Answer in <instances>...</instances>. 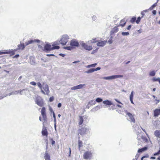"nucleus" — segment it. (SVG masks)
Returning a JSON list of instances; mask_svg holds the SVG:
<instances>
[{"label": "nucleus", "instance_id": "nucleus-8", "mask_svg": "<svg viewBox=\"0 0 160 160\" xmlns=\"http://www.w3.org/2000/svg\"><path fill=\"white\" fill-rule=\"evenodd\" d=\"M82 46L85 49L90 51L92 49V47L91 45H88L85 43L82 42L81 44Z\"/></svg>", "mask_w": 160, "mask_h": 160}, {"label": "nucleus", "instance_id": "nucleus-5", "mask_svg": "<svg viewBox=\"0 0 160 160\" xmlns=\"http://www.w3.org/2000/svg\"><path fill=\"white\" fill-rule=\"evenodd\" d=\"M92 156V153L91 151L85 152L83 154V158L85 159H90Z\"/></svg>", "mask_w": 160, "mask_h": 160}, {"label": "nucleus", "instance_id": "nucleus-23", "mask_svg": "<svg viewBox=\"0 0 160 160\" xmlns=\"http://www.w3.org/2000/svg\"><path fill=\"white\" fill-rule=\"evenodd\" d=\"M123 77V76L122 75H115L111 76L112 79L118 78H122Z\"/></svg>", "mask_w": 160, "mask_h": 160}, {"label": "nucleus", "instance_id": "nucleus-19", "mask_svg": "<svg viewBox=\"0 0 160 160\" xmlns=\"http://www.w3.org/2000/svg\"><path fill=\"white\" fill-rule=\"evenodd\" d=\"M103 103L107 105L110 106L112 105V103L111 102L108 100L103 101Z\"/></svg>", "mask_w": 160, "mask_h": 160}, {"label": "nucleus", "instance_id": "nucleus-57", "mask_svg": "<svg viewBox=\"0 0 160 160\" xmlns=\"http://www.w3.org/2000/svg\"><path fill=\"white\" fill-rule=\"evenodd\" d=\"M19 54H17L16 55H15L14 56V58H18V57H19Z\"/></svg>", "mask_w": 160, "mask_h": 160}, {"label": "nucleus", "instance_id": "nucleus-26", "mask_svg": "<svg viewBox=\"0 0 160 160\" xmlns=\"http://www.w3.org/2000/svg\"><path fill=\"white\" fill-rule=\"evenodd\" d=\"M156 72L155 71H151L149 73L150 76H154L155 75Z\"/></svg>", "mask_w": 160, "mask_h": 160}, {"label": "nucleus", "instance_id": "nucleus-1", "mask_svg": "<svg viewBox=\"0 0 160 160\" xmlns=\"http://www.w3.org/2000/svg\"><path fill=\"white\" fill-rule=\"evenodd\" d=\"M78 41L75 39H72L70 42L71 46H66L63 47L64 49L68 50H71L74 49L75 47H78L79 46Z\"/></svg>", "mask_w": 160, "mask_h": 160}, {"label": "nucleus", "instance_id": "nucleus-48", "mask_svg": "<svg viewBox=\"0 0 160 160\" xmlns=\"http://www.w3.org/2000/svg\"><path fill=\"white\" fill-rule=\"evenodd\" d=\"M133 98V92L132 91L130 96V98Z\"/></svg>", "mask_w": 160, "mask_h": 160}, {"label": "nucleus", "instance_id": "nucleus-10", "mask_svg": "<svg viewBox=\"0 0 160 160\" xmlns=\"http://www.w3.org/2000/svg\"><path fill=\"white\" fill-rule=\"evenodd\" d=\"M107 42V40H104L103 41H99L97 43V45L98 47H102L104 46Z\"/></svg>", "mask_w": 160, "mask_h": 160}, {"label": "nucleus", "instance_id": "nucleus-3", "mask_svg": "<svg viewBox=\"0 0 160 160\" xmlns=\"http://www.w3.org/2000/svg\"><path fill=\"white\" fill-rule=\"evenodd\" d=\"M41 92L44 94L49 95L50 91L48 86L47 84L43 83L42 88L41 90Z\"/></svg>", "mask_w": 160, "mask_h": 160}, {"label": "nucleus", "instance_id": "nucleus-32", "mask_svg": "<svg viewBox=\"0 0 160 160\" xmlns=\"http://www.w3.org/2000/svg\"><path fill=\"white\" fill-rule=\"evenodd\" d=\"M37 85L38 87L41 89V90L42 89V88L43 87V84L42 85V84L40 82H38L37 83Z\"/></svg>", "mask_w": 160, "mask_h": 160}, {"label": "nucleus", "instance_id": "nucleus-38", "mask_svg": "<svg viewBox=\"0 0 160 160\" xmlns=\"http://www.w3.org/2000/svg\"><path fill=\"white\" fill-rule=\"evenodd\" d=\"M129 33L128 32H123L122 33V34L123 36H127L128 35Z\"/></svg>", "mask_w": 160, "mask_h": 160}, {"label": "nucleus", "instance_id": "nucleus-37", "mask_svg": "<svg viewBox=\"0 0 160 160\" xmlns=\"http://www.w3.org/2000/svg\"><path fill=\"white\" fill-rule=\"evenodd\" d=\"M152 97L155 99V101H156V104H157L159 102L160 100L156 99V97H155L154 95H153Z\"/></svg>", "mask_w": 160, "mask_h": 160}, {"label": "nucleus", "instance_id": "nucleus-51", "mask_svg": "<svg viewBox=\"0 0 160 160\" xmlns=\"http://www.w3.org/2000/svg\"><path fill=\"white\" fill-rule=\"evenodd\" d=\"M47 56H54L55 55L53 54H47Z\"/></svg>", "mask_w": 160, "mask_h": 160}, {"label": "nucleus", "instance_id": "nucleus-29", "mask_svg": "<svg viewBox=\"0 0 160 160\" xmlns=\"http://www.w3.org/2000/svg\"><path fill=\"white\" fill-rule=\"evenodd\" d=\"M95 71L94 68H91L88 70V71L86 72L87 73H92Z\"/></svg>", "mask_w": 160, "mask_h": 160}, {"label": "nucleus", "instance_id": "nucleus-56", "mask_svg": "<svg viewBox=\"0 0 160 160\" xmlns=\"http://www.w3.org/2000/svg\"><path fill=\"white\" fill-rule=\"evenodd\" d=\"M23 90H19L18 91V92L20 93V94H22V91Z\"/></svg>", "mask_w": 160, "mask_h": 160}, {"label": "nucleus", "instance_id": "nucleus-22", "mask_svg": "<svg viewBox=\"0 0 160 160\" xmlns=\"http://www.w3.org/2000/svg\"><path fill=\"white\" fill-rule=\"evenodd\" d=\"M83 122V117L82 116H80L79 117V122L78 124L79 125H81L82 124Z\"/></svg>", "mask_w": 160, "mask_h": 160}, {"label": "nucleus", "instance_id": "nucleus-63", "mask_svg": "<svg viewBox=\"0 0 160 160\" xmlns=\"http://www.w3.org/2000/svg\"><path fill=\"white\" fill-rule=\"evenodd\" d=\"M117 107H118L120 108H122V106L121 105H119V104L117 105Z\"/></svg>", "mask_w": 160, "mask_h": 160}, {"label": "nucleus", "instance_id": "nucleus-45", "mask_svg": "<svg viewBox=\"0 0 160 160\" xmlns=\"http://www.w3.org/2000/svg\"><path fill=\"white\" fill-rule=\"evenodd\" d=\"M49 110L50 111V112H52V113H53L54 112L53 110V109H52V108L51 107H49Z\"/></svg>", "mask_w": 160, "mask_h": 160}, {"label": "nucleus", "instance_id": "nucleus-44", "mask_svg": "<svg viewBox=\"0 0 160 160\" xmlns=\"http://www.w3.org/2000/svg\"><path fill=\"white\" fill-rule=\"evenodd\" d=\"M50 140L51 141V143L52 145H53L55 144V141L53 140L52 138H51Z\"/></svg>", "mask_w": 160, "mask_h": 160}, {"label": "nucleus", "instance_id": "nucleus-59", "mask_svg": "<svg viewBox=\"0 0 160 160\" xmlns=\"http://www.w3.org/2000/svg\"><path fill=\"white\" fill-rule=\"evenodd\" d=\"M61 104L60 103L58 104V108H60L61 106Z\"/></svg>", "mask_w": 160, "mask_h": 160}, {"label": "nucleus", "instance_id": "nucleus-49", "mask_svg": "<svg viewBox=\"0 0 160 160\" xmlns=\"http://www.w3.org/2000/svg\"><path fill=\"white\" fill-rule=\"evenodd\" d=\"M148 11L147 10H144L143 12H142L141 13L142 14V17L144 16V12H146Z\"/></svg>", "mask_w": 160, "mask_h": 160}, {"label": "nucleus", "instance_id": "nucleus-36", "mask_svg": "<svg viewBox=\"0 0 160 160\" xmlns=\"http://www.w3.org/2000/svg\"><path fill=\"white\" fill-rule=\"evenodd\" d=\"M96 101L98 102H100L102 101V100L101 98H98L96 99Z\"/></svg>", "mask_w": 160, "mask_h": 160}, {"label": "nucleus", "instance_id": "nucleus-30", "mask_svg": "<svg viewBox=\"0 0 160 160\" xmlns=\"http://www.w3.org/2000/svg\"><path fill=\"white\" fill-rule=\"evenodd\" d=\"M136 17H133L130 20V22L132 23H133L135 21H136Z\"/></svg>", "mask_w": 160, "mask_h": 160}, {"label": "nucleus", "instance_id": "nucleus-39", "mask_svg": "<svg viewBox=\"0 0 160 160\" xmlns=\"http://www.w3.org/2000/svg\"><path fill=\"white\" fill-rule=\"evenodd\" d=\"M141 19V18L139 17L136 20V22L137 24H138L140 22Z\"/></svg>", "mask_w": 160, "mask_h": 160}, {"label": "nucleus", "instance_id": "nucleus-11", "mask_svg": "<svg viewBox=\"0 0 160 160\" xmlns=\"http://www.w3.org/2000/svg\"><path fill=\"white\" fill-rule=\"evenodd\" d=\"M85 84H79L78 85L76 86H74L73 87H72L71 88V89L72 90H75L76 89H81L83 87L85 86Z\"/></svg>", "mask_w": 160, "mask_h": 160}, {"label": "nucleus", "instance_id": "nucleus-53", "mask_svg": "<svg viewBox=\"0 0 160 160\" xmlns=\"http://www.w3.org/2000/svg\"><path fill=\"white\" fill-rule=\"evenodd\" d=\"M100 69V68L99 67H98L95 69H94L95 71H97L99 70Z\"/></svg>", "mask_w": 160, "mask_h": 160}, {"label": "nucleus", "instance_id": "nucleus-47", "mask_svg": "<svg viewBox=\"0 0 160 160\" xmlns=\"http://www.w3.org/2000/svg\"><path fill=\"white\" fill-rule=\"evenodd\" d=\"M98 49V48H97V49H96L95 50H93L92 52V54H94L96 52Z\"/></svg>", "mask_w": 160, "mask_h": 160}, {"label": "nucleus", "instance_id": "nucleus-27", "mask_svg": "<svg viewBox=\"0 0 160 160\" xmlns=\"http://www.w3.org/2000/svg\"><path fill=\"white\" fill-rule=\"evenodd\" d=\"M99 40H97V38H95L92 39V40H91V43H95L96 42H98V41Z\"/></svg>", "mask_w": 160, "mask_h": 160}, {"label": "nucleus", "instance_id": "nucleus-34", "mask_svg": "<svg viewBox=\"0 0 160 160\" xmlns=\"http://www.w3.org/2000/svg\"><path fill=\"white\" fill-rule=\"evenodd\" d=\"M108 42L109 44H111L112 42V36H111L110 37L109 40H108Z\"/></svg>", "mask_w": 160, "mask_h": 160}, {"label": "nucleus", "instance_id": "nucleus-7", "mask_svg": "<svg viewBox=\"0 0 160 160\" xmlns=\"http://www.w3.org/2000/svg\"><path fill=\"white\" fill-rule=\"evenodd\" d=\"M89 131L88 129L84 128H81L78 130V133L81 135H83L87 134Z\"/></svg>", "mask_w": 160, "mask_h": 160}, {"label": "nucleus", "instance_id": "nucleus-15", "mask_svg": "<svg viewBox=\"0 0 160 160\" xmlns=\"http://www.w3.org/2000/svg\"><path fill=\"white\" fill-rule=\"evenodd\" d=\"M25 48V45L24 43H21L20 44H19L18 45V48L16 49V50H22Z\"/></svg>", "mask_w": 160, "mask_h": 160}, {"label": "nucleus", "instance_id": "nucleus-25", "mask_svg": "<svg viewBox=\"0 0 160 160\" xmlns=\"http://www.w3.org/2000/svg\"><path fill=\"white\" fill-rule=\"evenodd\" d=\"M147 149V147H144L142 148L139 149L138 150V152L139 153L142 152L146 150Z\"/></svg>", "mask_w": 160, "mask_h": 160}, {"label": "nucleus", "instance_id": "nucleus-64", "mask_svg": "<svg viewBox=\"0 0 160 160\" xmlns=\"http://www.w3.org/2000/svg\"><path fill=\"white\" fill-rule=\"evenodd\" d=\"M114 106H115V105H114L113 106H112L111 107V108H112V109L114 110V109H115L113 107H114Z\"/></svg>", "mask_w": 160, "mask_h": 160}, {"label": "nucleus", "instance_id": "nucleus-14", "mask_svg": "<svg viewBox=\"0 0 160 160\" xmlns=\"http://www.w3.org/2000/svg\"><path fill=\"white\" fill-rule=\"evenodd\" d=\"M52 47L49 44H46L44 47V49L46 51H51Z\"/></svg>", "mask_w": 160, "mask_h": 160}, {"label": "nucleus", "instance_id": "nucleus-54", "mask_svg": "<svg viewBox=\"0 0 160 160\" xmlns=\"http://www.w3.org/2000/svg\"><path fill=\"white\" fill-rule=\"evenodd\" d=\"M115 100L117 102H118V103H120V104H122V103H121V102H120V101H118L117 99H115Z\"/></svg>", "mask_w": 160, "mask_h": 160}, {"label": "nucleus", "instance_id": "nucleus-35", "mask_svg": "<svg viewBox=\"0 0 160 160\" xmlns=\"http://www.w3.org/2000/svg\"><path fill=\"white\" fill-rule=\"evenodd\" d=\"M96 63H94L91 65H89L87 66V68L94 67L96 65Z\"/></svg>", "mask_w": 160, "mask_h": 160}, {"label": "nucleus", "instance_id": "nucleus-58", "mask_svg": "<svg viewBox=\"0 0 160 160\" xmlns=\"http://www.w3.org/2000/svg\"><path fill=\"white\" fill-rule=\"evenodd\" d=\"M117 111L118 112H119L120 113H121L122 112V111L121 110H119V109H117Z\"/></svg>", "mask_w": 160, "mask_h": 160}, {"label": "nucleus", "instance_id": "nucleus-43", "mask_svg": "<svg viewBox=\"0 0 160 160\" xmlns=\"http://www.w3.org/2000/svg\"><path fill=\"white\" fill-rule=\"evenodd\" d=\"M160 154V149H159V151L157 152H156L154 154V155L156 156V155H159Z\"/></svg>", "mask_w": 160, "mask_h": 160}, {"label": "nucleus", "instance_id": "nucleus-61", "mask_svg": "<svg viewBox=\"0 0 160 160\" xmlns=\"http://www.w3.org/2000/svg\"><path fill=\"white\" fill-rule=\"evenodd\" d=\"M130 100L131 101V103H132V104H133V98H130Z\"/></svg>", "mask_w": 160, "mask_h": 160}, {"label": "nucleus", "instance_id": "nucleus-50", "mask_svg": "<svg viewBox=\"0 0 160 160\" xmlns=\"http://www.w3.org/2000/svg\"><path fill=\"white\" fill-rule=\"evenodd\" d=\"M53 117L54 118V121L55 122H56V118L54 112L53 113Z\"/></svg>", "mask_w": 160, "mask_h": 160}, {"label": "nucleus", "instance_id": "nucleus-6", "mask_svg": "<svg viewBox=\"0 0 160 160\" xmlns=\"http://www.w3.org/2000/svg\"><path fill=\"white\" fill-rule=\"evenodd\" d=\"M68 36L67 35H63L59 42L61 44L64 45L66 44L68 41Z\"/></svg>", "mask_w": 160, "mask_h": 160}, {"label": "nucleus", "instance_id": "nucleus-12", "mask_svg": "<svg viewBox=\"0 0 160 160\" xmlns=\"http://www.w3.org/2000/svg\"><path fill=\"white\" fill-rule=\"evenodd\" d=\"M42 133L43 136L47 137L48 135V132L46 127H44L43 128L42 131Z\"/></svg>", "mask_w": 160, "mask_h": 160}, {"label": "nucleus", "instance_id": "nucleus-16", "mask_svg": "<svg viewBox=\"0 0 160 160\" xmlns=\"http://www.w3.org/2000/svg\"><path fill=\"white\" fill-rule=\"evenodd\" d=\"M118 26H117L115 27L112 29V30L111 32V34H114V33H115L117 32H118Z\"/></svg>", "mask_w": 160, "mask_h": 160}, {"label": "nucleus", "instance_id": "nucleus-55", "mask_svg": "<svg viewBox=\"0 0 160 160\" xmlns=\"http://www.w3.org/2000/svg\"><path fill=\"white\" fill-rule=\"evenodd\" d=\"M131 27V25H129L128 26V27L127 28V29L128 30H130Z\"/></svg>", "mask_w": 160, "mask_h": 160}, {"label": "nucleus", "instance_id": "nucleus-20", "mask_svg": "<svg viewBox=\"0 0 160 160\" xmlns=\"http://www.w3.org/2000/svg\"><path fill=\"white\" fill-rule=\"evenodd\" d=\"M154 135L158 138H160V130H156L154 132Z\"/></svg>", "mask_w": 160, "mask_h": 160}, {"label": "nucleus", "instance_id": "nucleus-41", "mask_svg": "<svg viewBox=\"0 0 160 160\" xmlns=\"http://www.w3.org/2000/svg\"><path fill=\"white\" fill-rule=\"evenodd\" d=\"M54 97L53 96H52L50 97L49 98V101L50 102H52L54 100Z\"/></svg>", "mask_w": 160, "mask_h": 160}, {"label": "nucleus", "instance_id": "nucleus-9", "mask_svg": "<svg viewBox=\"0 0 160 160\" xmlns=\"http://www.w3.org/2000/svg\"><path fill=\"white\" fill-rule=\"evenodd\" d=\"M125 112L129 118L130 121L133 122H135V120L133 117V115L132 113L128 112L127 110H125Z\"/></svg>", "mask_w": 160, "mask_h": 160}, {"label": "nucleus", "instance_id": "nucleus-60", "mask_svg": "<svg viewBox=\"0 0 160 160\" xmlns=\"http://www.w3.org/2000/svg\"><path fill=\"white\" fill-rule=\"evenodd\" d=\"M69 156L70 157L71 153V148H69Z\"/></svg>", "mask_w": 160, "mask_h": 160}, {"label": "nucleus", "instance_id": "nucleus-33", "mask_svg": "<svg viewBox=\"0 0 160 160\" xmlns=\"http://www.w3.org/2000/svg\"><path fill=\"white\" fill-rule=\"evenodd\" d=\"M159 79H160L159 78H156L155 77H154L152 79V80L153 82H155L156 81H158Z\"/></svg>", "mask_w": 160, "mask_h": 160}, {"label": "nucleus", "instance_id": "nucleus-17", "mask_svg": "<svg viewBox=\"0 0 160 160\" xmlns=\"http://www.w3.org/2000/svg\"><path fill=\"white\" fill-rule=\"evenodd\" d=\"M44 158L45 160H50V156L48 153L47 151H46L45 152Z\"/></svg>", "mask_w": 160, "mask_h": 160}, {"label": "nucleus", "instance_id": "nucleus-13", "mask_svg": "<svg viewBox=\"0 0 160 160\" xmlns=\"http://www.w3.org/2000/svg\"><path fill=\"white\" fill-rule=\"evenodd\" d=\"M154 116L155 117H157L160 114V109H155L154 111Z\"/></svg>", "mask_w": 160, "mask_h": 160}, {"label": "nucleus", "instance_id": "nucleus-24", "mask_svg": "<svg viewBox=\"0 0 160 160\" xmlns=\"http://www.w3.org/2000/svg\"><path fill=\"white\" fill-rule=\"evenodd\" d=\"M52 47L51 50H53L54 49H58L60 48L59 46H58L55 45L54 44L52 45Z\"/></svg>", "mask_w": 160, "mask_h": 160}, {"label": "nucleus", "instance_id": "nucleus-40", "mask_svg": "<svg viewBox=\"0 0 160 160\" xmlns=\"http://www.w3.org/2000/svg\"><path fill=\"white\" fill-rule=\"evenodd\" d=\"M103 78L104 79H107V80L112 79L111 76H109V77H103Z\"/></svg>", "mask_w": 160, "mask_h": 160}, {"label": "nucleus", "instance_id": "nucleus-31", "mask_svg": "<svg viewBox=\"0 0 160 160\" xmlns=\"http://www.w3.org/2000/svg\"><path fill=\"white\" fill-rule=\"evenodd\" d=\"M157 5V3H154L152 5L149 9L150 10H152L154 8L156 7Z\"/></svg>", "mask_w": 160, "mask_h": 160}, {"label": "nucleus", "instance_id": "nucleus-46", "mask_svg": "<svg viewBox=\"0 0 160 160\" xmlns=\"http://www.w3.org/2000/svg\"><path fill=\"white\" fill-rule=\"evenodd\" d=\"M7 53H8V52H3L2 51H0V55L3 54Z\"/></svg>", "mask_w": 160, "mask_h": 160}, {"label": "nucleus", "instance_id": "nucleus-62", "mask_svg": "<svg viewBox=\"0 0 160 160\" xmlns=\"http://www.w3.org/2000/svg\"><path fill=\"white\" fill-rule=\"evenodd\" d=\"M94 102L93 103V104H95V102H94L93 100H91V101L89 103H92V102Z\"/></svg>", "mask_w": 160, "mask_h": 160}, {"label": "nucleus", "instance_id": "nucleus-28", "mask_svg": "<svg viewBox=\"0 0 160 160\" xmlns=\"http://www.w3.org/2000/svg\"><path fill=\"white\" fill-rule=\"evenodd\" d=\"M35 42L34 41H33V40H30V41H29L26 42L25 44L26 45H28V44H31L33 42Z\"/></svg>", "mask_w": 160, "mask_h": 160}, {"label": "nucleus", "instance_id": "nucleus-4", "mask_svg": "<svg viewBox=\"0 0 160 160\" xmlns=\"http://www.w3.org/2000/svg\"><path fill=\"white\" fill-rule=\"evenodd\" d=\"M35 102L38 106L42 107L44 105V102L43 99L40 97L36 98Z\"/></svg>", "mask_w": 160, "mask_h": 160}, {"label": "nucleus", "instance_id": "nucleus-2", "mask_svg": "<svg viewBox=\"0 0 160 160\" xmlns=\"http://www.w3.org/2000/svg\"><path fill=\"white\" fill-rule=\"evenodd\" d=\"M41 112L42 119L41 117L40 116L39 117V119L40 121H42L43 122V125L44 123H47V122L46 109L45 107H43L42 108Z\"/></svg>", "mask_w": 160, "mask_h": 160}, {"label": "nucleus", "instance_id": "nucleus-18", "mask_svg": "<svg viewBox=\"0 0 160 160\" xmlns=\"http://www.w3.org/2000/svg\"><path fill=\"white\" fill-rule=\"evenodd\" d=\"M126 23V22L124 19H122L121 20L120 24L118 25V26H121L122 27L125 26Z\"/></svg>", "mask_w": 160, "mask_h": 160}, {"label": "nucleus", "instance_id": "nucleus-21", "mask_svg": "<svg viewBox=\"0 0 160 160\" xmlns=\"http://www.w3.org/2000/svg\"><path fill=\"white\" fill-rule=\"evenodd\" d=\"M78 145L79 149V150H80L81 148L83 146V143L82 141L79 140H78Z\"/></svg>", "mask_w": 160, "mask_h": 160}, {"label": "nucleus", "instance_id": "nucleus-52", "mask_svg": "<svg viewBox=\"0 0 160 160\" xmlns=\"http://www.w3.org/2000/svg\"><path fill=\"white\" fill-rule=\"evenodd\" d=\"M152 13L153 15H155L156 14V11L155 10H154L152 11Z\"/></svg>", "mask_w": 160, "mask_h": 160}, {"label": "nucleus", "instance_id": "nucleus-42", "mask_svg": "<svg viewBox=\"0 0 160 160\" xmlns=\"http://www.w3.org/2000/svg\"><path fill=\"white\" fill-rule=\"evenodd\" d=\"M30 84L33 85L34 86H36V83L34 81L31 82H30Z\"/></svg>", "mask_w": 160, "mask_h": 160}]
</instances>
